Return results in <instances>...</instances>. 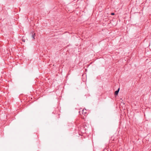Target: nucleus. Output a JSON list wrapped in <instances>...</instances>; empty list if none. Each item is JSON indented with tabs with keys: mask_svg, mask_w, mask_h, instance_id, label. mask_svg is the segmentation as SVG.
<instances>
[{
	"mask_svg": "<svg viewBox=\"0 0 151 151\" xmlns=\"http://www.w3.org/2000/svg\"><path fill=\"white\" fill-rule=\"evenodd\" d=\"M87 111L86 109H84L82 110V114L85 115L86 114H87Z\"/></svg>",
	"mask_w": 151,
	"mask_h": 151,
	"instance_id": "nucleus-1",
	"label": "nucleus"
},
{
	"mask_svg": "<svg viewBox=\"0 0 151 151\" xmlns=\"http://www.w3.org/2000/svg\"><path fill=\"white\" fill-rule=\"evenodd\" d=\"M119 88L115 92L114 94L115 95H117L118 94V93L119 92Z\"/></svg>",
	"mask_w": 151,
	"mask_h": 151,
	"instance_id": "nucleus-2",
	"label": "nucleus"
},
{
	"mask_svg": "<svg viewBox=\"0 0 151 151\" xmlns=\"http://www.w3.org/2000/svg\"><path fill=\"white\" fill-rule=\"evenodd\" d=\"M35 33H34V34H33L32 36V38L34 40L35 39Z\"/></svg>",
	"mask_w": 151,
	"mask_h": 151,
	"instance_id": "nucleus-3",
	"label": "nucleus"
},
{
	"mask_svg": "<svg viewBox=\"0 0 151 151\" xmlns=\"http://www.w3.org/2000/svg\"><path fill=\"white\" fill-rule=\"evenodd\" d=\"M111 15H114V13H111Z\"/></svg>",
	"mask_w": 151,
	"mask_h": 151,
	"instance_id": "nucleus-5",
	"label": "nucleus"
},
{
	"mask_svg": "<svg viewBox=\"0 0 151 151\" xmlns=\"http://www.w3.org/2000/svg\"><path fill=\"white\" fill-rule=\"evenodd\" d=\"M24 42H25V40H22Z\"/></svg>",
	"mask_w": 151,
	"mask_h": 151,
	"instance_id": "nucleus-6",
	"label": "nucleus"
},
{
	"mask_svg": "<svg viewBox=\"0 0 151 151\" xmlns=\"http://www.w3.org/2000/svg\"><path fill=\"white\" fill-rule=\"evenodd\" d=\"M82 111H79V114L80 115H81L82 114Z\"/></svg>",
	"mask_w": 151,
	"mask_h": 151,
	"instance_id": "nucleus-4",
	"label": "nucleus"
}]
</instances>
